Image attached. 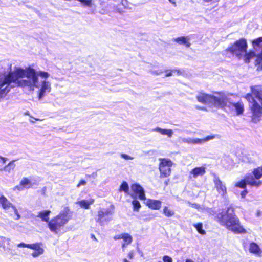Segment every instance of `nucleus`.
Returning a JSON list of instances; mask_svg holds the SVG:
<instances>
[{
    "instance_id": "obj_1",
    "label": "nucleus",
    "mask_w": 262,
    "mask_h": 262,
    "mask_svg": "<svg viewBox=\"0 0 262 262\" xmlns=\"http://www.w3.org/2000/svg\"><path fill=\"white\" fill-rule=\"evenodd\" d=\"M49 76L48 72L36 71L31 67L25 69L15 68L8 74L0 72V98L10 91V84L13 83L29 92L37 89V98L41 100L51 90V83L47 80Z\"/></svg>"
},
{
    "instance_id": "obj_2",
    "label": "nucleus",
    "mask_w": 262,
    "mask_h": 262,
    "mask_svg": "<svg viewBox=\"0 0 262 262\" xmlns=\"http://www.w3.org/2000/svg\"><path fill=\"white\" fill-rule=\"evenodd\" d=\"M253 50L247 53V43L246 40L242 38L235 41L225 51L226 55L229 53L238 58H243L246 63L254 60L255 65L262 61V37L254 39L252 41Z\"/></svg>"
},
{
    "instance_id": "obj_3",
    "label": "nucleus",
    "mask_w": 262,
    "mask_h": 262,
    "mask_svg": "<svg viewBox=\"0 0 262 262\" xmlns=\"http://www.w3.org/2000/svg\"><path fill=\"white\" fill-rule=\"evenodd\" d=\"M218 222L227 229L236 234L246 233V229L241 225L238 218L236 216L234 209L228 207L217 215Z\"/></svg>"
},
{
    "instance_id": "obj_4",
    "label": "nucleus",
    "mask_w": 262,
    "mask_h": 262,
    "mask_svg": "<svg viewBox=\"0 0 262 262\" xmlns=\"http://www.w3.org/2000/svg\"><path fill=\"white\" fill-rule=\"evenodd\" d=\"M251 90V94H247L245 98L250 103L252 120L256 123L259 121L262 116V86H252Z\"/></svg>"
},
{
    "instance_id": "obj_5",
    "label": "nucleus",
    "mask_w": 262,
    "mask_h": 262,
    "mask_svg": "<svg viewBox=\"0 0 262 262\" xmlns=\"http://www.w3.org/2000/svg\"><path fill=\"white\" fill-rule=\"evenodd\" d=\"M197 100L204 104L210 107L223 108L227 105L228 96L223 93H216L214 95H210L199 92L196 96Z\"/></svg>"
},
{
    "instance_id": "obj_6",
    "label": "nucleus",
    "mask_w": 262,
    "mask_h": 262,
    "mask_svg": "<svg viewBox=\"0 0 262 262\" xmlns=\"http://www.w3.org/2000/svg\"><path fill=\"white\" fill-rule=\"evenodd\" d=\"M70 219L69 209L68 208H65L49 222L48 228L52 232L58 234L68 223Z\"/></svg>"
},
{
    "instance_id": "obj_7",
    "label": "nucleus",
    "mask_w": 262,
    "mask_h": 262,
    "mask_svg": "<svg viewBox=\"0 0 262 262\" xmlns=\"http://www.w3.org/2000/svg\"><path fill=\"white\" fill-rule=\"evenodd\" d=\"M159 164V170L160 171V177L166 178L169 177L171 174V167L173 165L172 162L168 159L160 158Z\"/></svg>"
},
{
    "instance_id": "obj_8",
    "label": "nucleus",
    "mask_w": 262,
    "mask_h": 262,
    "mask_svg": "<svg viewBox=\"0 0 262 262\" xmlns=\"http://www.w3.org/2000/svg\"><path fill=\"white\" fill-rule=\"evenodd\" d=\"M247 184L258 187L262 184V181L255 180L251 174H248L245 177L244 180L236 182L235 186L241 188H245Z\"/></svg>"
},
{
    "instance_id": "obj_9",
    "label": "nucleus",
    "mask_w": 262,
    "mask_h": 262,
    "mask_svg": "<svg viewBox=\"0 0 262 262\" xmlns=\"http://www.w3.org/2000/svg\"><path fill=\"white\" fill-rule=\"evenodd\" d=\"M113 214V209L100 208L98 211L97 222L102 225L105 222H109L112 220Z\"/></svg>"
},
{
    "instance_id": "obj_10",
    "label": "nucleus",
    "mask_w": 262,
    "mask_h": 262,
    "mask_svg": "<svg viewBox=\"0 0 262 262\" xmlns=\"http://www.w3.org/2000/svg\"><path fill=\"white\" fill-rule=\"evenodd\" d=\"M217 137H219V135H214L208 136L203 139L181 138H180V140L182 143H188L189 144H202L206 142L212 140Z\"/></svg>"
},
{
    "instance_id": "obj_11",
    "label": "nucleus",
    "mask_w": 262,
    "mask_h": 262,
    "mask_svg": "<svg viewBox=\"0 0 262 262\" xmlns=\"http://www.w3.org/2000/svg\"><path fill=\"white\" fill-rule=\"evenodd\" d=\"M213 182L214 184V188L216 189L219 194L223 198H225L227 195V188L225 185L220 178L216 176L214 177Z\"/></svg>"
},
{
    "instance_id": "obj_12",
    "label": "nucleus",
    "mask_w": 262,
    "mask_h": 262,
    "mask_svg": "<svg viewBox=\"0 0 262 262\" xmlns=\"http://www.w3.org/2000/svg\"><path fill=\"white\" fill-rule=\"evenodd\" d=\"M228 96L227 105H225L224 107H229L232 111H235L236 112V115H240L244 112V104L242 102H238L237 103L231 102L230 100V98Z\"/></svg>"
},
{
    "instance_id": "obj_13",
    "label": "nucleus",
    "mask_w": 262,
    "mask_h": 262,
    "mask_svg": "<svg viewBox=\"0 0 262 262\" xmlns=\"http://www.w3.org/2000/svg\"><path fill=\"white\" fill-rule=\"evenodd\" d=\"M132 197L138 198L140 200H145V195L144 189L138 184H132Z\"/></svg>"
},
{
    "instance_id": "obj_14",
    "label": "nucleus",
    "mask_w": 262,
    "mask_h": 262,
    "mask_svg": "<svg viewBox=\"0 0 262 262\" xmlns=\"http://www.w3.org/2000/svg\"><path fill=\"white\" fill-rule=\"evenodd\" d=\"M206 167L202 166L200 167H196L191 169L189 174V179H196L199 177L203 176L206 172Z\"/></svg>"
},
{
    "instance_id": "obj_15",
    "label": "nucleus",
    "mask_w": 262,
    "mask_h": 262,
    "mask_svg": "<svg viewBox=\"0 0 262 262\" xmlns=\"http://www.w3.org/2000/svg\"><path fill=\"white\" fill-rule=\"evenodd\" d=\"M32 186L31 181L27 178H23L19 185L16 186L14 188V190H18L19 191L24 190L25 189H29Z\"/></svg>"
},
{
    "instance_id": "obj_16",
    "label": "nucleus",
    "mask_w": 262,
    "mask_h": 262,
    "mask_svg": "<svg viewBox=\"0 0 262 262\" xmlns=\"http://www.w3.org/2000/svg\"><path fill=\"white\" fill-rule=\"evenodd\" d=\"M145 204L150 208L154 210H159L161 207L162 202L160 200L148 199L144 200Z\"/></svg>"
},
{
    "instance_id": "obj_17",
    "label": "nucleus",
    "mask_w": 262,
    "mask_h": 262,
    "mask_svg": "<svg viewBox=\"0 0 262 262\" xmlns=\"http://www.w3.org/2000/svg\"><path fill=\"white\" fill-rule=\"evenodd\" d=\"M31 249L34 250V251L31 254L32 256L34 258L39 256L44 252V249L41 247L40 243H37L32 244Z\"/></svg>"
},
{
    "instance_id": "obj_18",
    "label": "nucleus",
    "mask_w": 262,
    "mask_h": 262,
    "mask_svg": "<svg viewBox=\"0 0 262 262\" xmlns=\"http://www.w3.org/2000/svg\"><path fill=\"white\" fill-rule=\"evenodd\" d=\"M249 252L255 255L260 256L262 254V250L259 246L254 242H251L249 244Z\"/></svg>"
},
{
    "instance_id": "obj_19",
    "label": "nucleus",
    "mask_w": 262,
    "mask_h": 262,
    "mask_svg": "<svg viewBox=\"0 0 262 262\" xmlns=\"http://www.w3.org/2000/svg\"><path fill=\"white\" fill-rule=\"evenodd\" d=\"M114 239H122L123 240L124 242L122 243V248L123 249L131 242V237L127 234H122L120 235H116L114 237Z\"/></svg>"
},
{
    "instance_id": "obj_20",
    "label": "nucleus",
    "mask_w": 262,
    "mask_h": 262,
    "mask_svg": "<svg viewBox=\"0 0 262 262\" xmlns=\"http://www.w3.org/2000/svg\"><path fill=\"white\" fill-rule=\"evenodd\" d=\"M94 202L93 199H90L88 200H82L81 201H77L76 203L79 205V206L85 209H88L90 208V205H92Z\"/></svg>"
},
{
    "instance_id": "obj_21",
    "label": "nucleus",
    "mask_w": 262,
    "mask_h": 262,
    "mask_svg": "<svg viewBox=\"0 0 262 262\" xmlns=\"http://www.w3.org/2000/svg\"><path fill=\"white\" fill-rule=\"evenodd\" d=\"M152 132H158L163 135H166L169 138H171L173 135V131L170 129H163L159 127L152 129Z\"/></svg>"
},
{
    "instance_id": "obj_22",
    "label": "nucleus",
    "mask_w": 262,
    "mask_h": 262,
    "mask_svg": "<svg viewBox=\"0 0 262 262\" xmlns=\"http://www.w3.org/2000/svg\"><path fill=\"white\" fill-rule=\"evenodd\" d=\"M0 204L2 205L3 208L5 210L10 209L11 207L13 205L4 195L0 196Z\"/></svg>"
},
{
    "instance_id": "obj_23",
    "label": "nucleus",
    "mask_w": 262,
    "mask_h": 262,
    "mask_svg": "<svg viewBox=\"0 0 262 262\" xmlns=\"http://www.w3.org/2000/svg\"><path fill=\"white\" fill-rule=\"evenodd\" d=\"M51 213V211L50 210H43L38 212L37 216L41 219V221L43 222H48L49 223V215Z\"/></svg>"
},
{
    "instance_id": "obj_24",
    "label": "nucleus",
    "mask_w": 262,
    "mask_h": 262,
    "mask_svg": "<svg viewBox=\"0 0 262 262\" xmlns=\"http://www.w3.org/2000/svg\"><path fill=\"white\" fill-rule=\"evenodd\" d=\"M173 41L179 45H184L187 48L189 47L190 43L189 42V38L187 37H179L173 38Z\"/></svg>"
},
{
    "instance_id": "obj_25",
    "label": "nucleus",
    "mask_w": 262,
    "mask_h": 262,
    "mask_svg": "<svg viewBox=\"0 0 262 262\" xmlns=\"http://www.w3.org/2000/svg\"><path fill=\"white\" fill-rule=\"evenodd\" d=\"M252 175L255 180L259 181V180L262 177V166L254 168L252 171Z\"/></svg>"
},
{
    "instance_id": "obj_26",
    "label": "nucleus",
    "mask_w": 262,
    "mask_h": 262,
    "mask_svg": "<svg viewBox=\"0 0 262 262\" xmlns=\"http://www.w3.org/2000/svg\"><path fill=\"white\" fill-rule=\"evenodd\" d=\"M163 213L167 217H171L174 214V212L167 206L164 207Z\"/></svg>"
},
{
    "instance_id": "obj_27",
    "label": "nucleus",
    "mask_w": 262,
    "mask_h": 262,
    "mask_svg": "<svg viewBox=\"0 0 262 262\" xmlns=\"http://www.w3.org/2000/svg\"><path fill=\"white\" fill-rule=\"evenodd\" d=\"M119 191L120 192H124L125 193L128 194L129 191V186L127 182H123L120 186Z\"/></svg>"
},
{
    "instance_id": "obj_28",
    "label": "nucleus",
    "mask_w": 262,
    "mask_h": 262,
    "mask_svg": "<svg viewBox=\"0 0 262 262\" xmlns=\"http://www.w3.org/2000/svg\"><path fill=\"white\" fill-rule=\"evenodd\" d=\"M193 226L196 228L198 232L202 235H204L206 233L205 230L203 229V224L201 223H199L197 224H194Z\"/></svg>"
},
{
    "instance_id": "obj_29",
    "label": "nucleus",
    "mask_w": 262,
    "mask_h": 262,
    "mask_svg": "<svg viewBox=\"0 0 262 262\" xmlns=\"http://www.w3.org/2000/svg\"><path fill=\"white\" fill-rule=\"evenodd\" d=\"M15 167V164L14 161H11L7 165L4 167L3 170L5 171L10 172Z\"/></svg>"
},
{
    "instance_id": "obj_30",
    "label": "nucleus",
    "mask_w": 262,
    "mask_h": 262,
    "mask_svg": "<svg viewBox=\"0 0 262 262\" xmlns=\"http://www.w3.org/2000/svg\"><path fill=\"white\" fill-rule=\"evenodd\" d=\"M2 64L1 66L2 68L6 69L7 67L9 69L11 70L12 64L9 62L7 60H5L4 61L0 62Z\"/></svg>"
},
{
    "instance_id": "obj_31",
    "label": "nucleus",
    "mask_w": 262,
    "mask_h": 262,
    "mask_svg": "<svg viewBox=\"0 0 262 262\" xmlns=\"http://www.w3.org/2000/svg\"><path fill=\"white\" fill-rule=\"evenodd\" d=\"M10 209H12V210H13V211L14 212V214L16 215V217H14V220H19L20 219V215L18 213V210L17 209L16 207L13 205L11 207Z\"/></svg>"
},
{
    "instance_id": "obj_32",
    "label": "nucleus",
    "mask_w": 262,
    "mask_h": 262,
    "mask_svg": "<svg viewBox=\"0 0 262 262\" xmlns=\"http://www.w3.org/2000/svg\"><path fill=\"white\" fill-rule=\"evenodd\" d=\"M10 242V239L8 238H6L5 237L3 236H0V246L5 247V243L7 242V243H9Z\"/></svg>"
},
{
    "instance_id": "obj_33",
    "label": "nucleus",
    "mask_w": 262,
    "mask_h": 262,
    "mask_svg": "<svg viewBox=\"0 0 262 262\" xmlns=\"http://www.w3.org/2000/svg\"><path fill=\"white\" fill-rule=\"evenodd\" d=\"M132 205L134 206V210L136 211H138L141 207L140 203L137 200L132 201Z\"/></svg>"
},
{
    "instance_id": "obj_34",
    "label": "nucleus",
    "mask_w": 262,
    "mask_h": 262,
    "mask_svg": "<svg viewBox=\"0 0 262 262\" xmlns=\"http://www.w3.org/2000/svg\"><path fill=\"white\" fill-rule=\"evenodd\" d=\"M17 246L18 247L28 248L31 249V248L32 246V244H25L24 243H21L20 244H17Z\"/></svg>"
},
{
    "instance_id": "obj_35",
    "label": "nucleus",
    "mask_w": 262,
    "mask_h": 262,
    "mask_svg": "<svg viewBox=\"0 0 262 262\" xmlns=\"http://www.w3.org/2000/svg\"><path fill=\"white\" fill-rule=\"evenodd\" d=\"M150 72L155 75H160L163 73V71L161 70H151Z\"/></svg>"
},
{
    "instance_id": "obj_36",
    "label": "nucleus",
    "mask_w": 262,
    "mask_h": 262,
    "mask_svg": "<svg viewBox=\"0 0 262 262\" xmlns=\"http://www.w3.org/2000/svg\"><path fill=\"white\" fill-rule=\"evenodd\" d=\"M163 262H172V259L167 255L164 256L163 257Z\"/></svg>"
},
{
    "instance_id": "obj_37",
    "label": "nucleus",
    "mask_w": 262,
    "mask_h": 262,
    "mask_svg": "<svg viewBox=\"0 0 262 262\" xmlns=\"http://www.w3.org/2000/svg\"><path fill=\"white\" fill-rule=\"evenodd\" d=\"M166 73L165 77H169L172 75L173 73L172 70H167L165 71Z\"/></svg>"
},
{
    "instance_id": "obj_38",
    "label": "nucleus",
    "mask_w": 262,
    "mask_h": 262,
    "mask_svg": "<svg viewBox=\"0 0 262 262\" xmlns=\"http://www.w3.org/2000/svg\"><path fill=\"white\" fill-rule=\"evenodd\" d=\"M86 184V182L85 180H81L80 182L77 184V187L79 188L81 186H84Z\"/></svg>"
},
{
    "instance_id": "obj_39",
    "label": "nucleus",
    "mask_w": 262,
    "mask_h": 262,
    "mask_svg": "<svg viewBox=\"0 0 262 262\" xmlns=\"http://www.w3.org/2000/svg\"><path fill=\"white\" fill-rule=\"evenodd\" d=\"M121 157L122 158L125 159L126 160H128V159H130V156H129L128 155H126L125 154H121Z\"/></svg>"
},
{
    "instance_id": "obj_40",
    "label": "nucleus",
    "mask_w": 262,
    "mask_h": 262,
    "mask_svg": "<svg viewBox=\"0 0 262 262\" xmlns=\"http://www.w3.org/2000/svg\"><path fill=\"white\" fill-rule=\"evenodd\" d=\"M172 71L173 73H177V74L179 75H182L183 74V72L180 70L173 69L172 70Z\"/></svg>"
},
{
    "instance_id": "obj_41",
    "label": "nucleus",
    "mask_w": 262,
    "mask_h": 262,
    "mask_svg": "<svg viewBox=\"0 0 262 262\" xmlns=\"http://www.w3.org/2000/svg\"><path fill=\"white\" fill-rule=\"evenodd\" d=\"M248 193V191L247 190H245L241 192V195L242 196V198H244L246 195H247V194Z\"/></svg>"
},
{
    "instance_id": "obj_42",
    "label": "nucleus",
    "mask_w": 262,
    "mask_h": 262,
    "mask_svg": "<svg viewBox=\"0 0 262 262\" xmlns=\"http://www.w3.org/2000/svg\"><path fill=\"white\" fill-rule=\"evenodd\" d=\"M6 160H7V159L0 157V163H2L3 164H4V163H5Z\"/></svg>"
},
{
    "instance_id": "obj_43",
    "label": "nucleus",
    "mask_w": 262,
    "mask_h": 262,
    "mask_svg": "<svg viewBox=\"0 0 262 262\" xmlns=\"http://www.w3.org/2000/svg\"><path fill=\"white\" fill-rule=\"evenodd\" d=\"M255 66H257V70L262 69V61L259 63L258 64L255 65Z\"/></svg>"
},
{
    "instance_id": "obj_44",
    "label": "nucleus",
    "mask_w": 262,
    "mask_h": 262,
    "mask_svg": "<svg viewBox=\"0 0 262 262\" xmlns=\"http://www.w3.org/2000/svg\"><path fill=\"white\" fill-rule=\"evenodd\" d=\"M30 117H31V118H32V119H30V121L31 122H32V123H34V122H35L34 120H39V119H36V118H33V117H31V116H30Z\"/></svg>"
},
{
    "instance_id": "obj_45",
    "label": "nucleus",
    "mask_w": 262,
    "mask_h": 262,
    "mask_svg": "<svg viewBox=\"0 0 262 262\" xmlns=\"http://www.w3.org/2000/svg\"><path fill=\"white\" fill-rule=\"evenodd\" d=\"M122 5L126 7V5L127 4V1L126 0L122 1Z\"/></svg>"
},
{
    "instance_id": "obj_46",
    "label": "nucleus",
    "mask_w": 262,
    "mask_h": 262,
    "mask_svg": "<svg viewBox=\"0 0 262 262\" xmlns=\"http://www.w3.org/2000/svg\"><path fill=\"white\" fill-rule=\"evenodd\" d=\"M196 108H198V109H199V110H205V108L204 107L196 106Z\"/></svg>"
},
{
    "instance_id": "obj_47",
    "label": "nucleus",
    "mask_w": 262,
    "mask_h": 262,
    "mask_svg": "<svg viewBox=\"0 0 262 262\" xmlns=\"http://www.w3.org/2000/svg\"><path fill=\"white\" fill-rule=\"evenodd\" d=\"M185 262H194V261L191 259H188L186 260Z\"/></svg>"
},
{
    "instance_id": "obj_48",
    "label": "nucleus",
    "mask_w": 262,
    "mask_h": 262,
    "mask_svg": "<svg viewBox=\"0 0 262 262\" xmlns=\"http://www.w3.org/2000/svg\"><path fill=\"white\" fill-rule=\"evenodd\" d=\"M92 176L93 178H95L96 176H97V173H93L92 174Z\"/></svg>"
},
{
    "instance_id": "obj_49",
    "label": "nucleus",
    "mask_w": 262,
    "mask_h": 262,
    "mask_svg": "<svg viewBox=\"0 0 262 262\" xmlns=\"http://www.w3.org/2000/svg\"><path fill=\"white\" fill-rule=\"evenodd\" d=\"M25 115L30 116V113H29V111H27L26 112H25Z\"/></svg>"
},
{
    "instance_id": "obj_50",
    "label": "nucleus",
    "mask_w": 262,
    "mask_h": 262,
    "mask_svg": "<svg viewBox=\"0 0 262 262\" xmlns=\"http://www.w3.org/2000/svg\"><path fill=\"white\" fill-rule=\"evenodd\" d=\"M124 262H129V261H128L126 259H124Z\"/></svg>"
},
{
    "instance_id": "obj_51",
    "label": "nucleus",
    "mask_w": 262,
    "mask_h": 262,
    "mask_svg": "<svg viewBox=\"0 0 262 262\" xmlns=\"http://www.w3.org/2000/svg\"><path fill=\"white\" fill-rule=\"evenodd\" d=\"M128 256H129L130 258H131V254H130V253H129V254H128Z\"/></svg>"
}]
</instances>
